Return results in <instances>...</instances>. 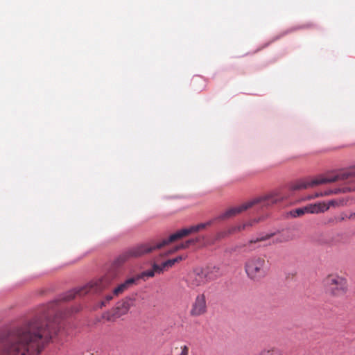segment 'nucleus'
Here are the masks:
<instances>
[{"mask_svg": "<svg viewBox=\"0 0 355 355\" xmlns=\"http://www.w3.org/2000/svg\"><path fill=\"white\" fill-rule=\"evenodd\" d=\"M59 330L57 318L36 316L1 341L0 355H38Z\"/></svg>", "mask_w": 355, "mask_h": 355, "instance_id": "1", "label": "nucleus"}, {"mask_svg": "<svg viewBox=\"0 0 355 355\" xmlns=\"http://www.w3.org/2000/svg\"><path fill=\"white\" fill-rule=\"evenodd\" d=\"M116 277V272L110 270L101 278L93 279L83 286L76 288L63 293L61 296V300L69 301L76 296H83L87 293H101L107 288Z\"/></svg>", "mask_w": 355, "mask_h": 355, "instance_id": "2", "label": "nucleus"}, {"mask_svg": "<svg viewBox=\"0 0 355 355\" xmlns=\"http://www.w3.org/2000/svg\"><path fill=\"white\" fill-rule=\"evenodd\" d=\"M170 243L171 242L167 238L156 243H143L132 246L124 250L114 260L113 266L116 268L119 267L130 259L140 257L153 250L160 249Z\"/></svg>", "mask_w": 355, "mask_h": 355, "instance_id": "3", "label": "nucleus"}, {"mask_svg": "<svg viewBox=\"0 0 355 355\" xmlns=\"http://www.w3.org/2000/svg\"><path fill=\"white\" fill-rule=\"evenodd\" d=\"M338 180L347 181V182H355V171L343 172L329 177L320 175L313 178H307L301 179L293 182L291 185V189L293 191L306 189L318 184L334 182Z\"/></svg>", "mask_w": 355, "mask_h": 355, "instance_id": "4", "label": "nucleus"}, {"mask_svg": "<svg viewBox=\"0 0 355 355\" xmlns=\"http://www.w3.org/2000/svg\"><path fill=\"white\" fill-rule=\"evenodd\" d=\"M283 196L278 192H272L260 198L254 199L252 201L245 202L238 207H232L223 213L220 214L216 218V220H224L234 217V216L241 213L242 211L252 207L255 204H260L261 207H268L276 204L282 200Z\"/></svg>", "mask_w": 355, "mask_h": 355, "instance_id": "5", "label": "nucleus"}, {"mask_svg": "<svg viewBox=\"0 0 355 355\" xmlns=\"http://www.w3.org/2000/svg\"><path fill=\"white\" fill-rule=\"evenodd\" d=\"M245 271L250 279L259 281L268 274V262L264 257L252 256L245 261Z\"/></svg>", "mask_w": 355, "mask_h": 355, "instance_id": "6", "label": "nucleus"}, {"mask_svg": "<svg viewBox=\"0 0 355 355\" xmlns=\"http://www.w3.org/2000/svg\"><path fill=\"white\" fill-rule=\"evenodd\" d=\"M325 284L327 291L334 297L344 295L348 291L347 279L338 275H332L327 277Z\"/></svg>", "mask_w": 355, "mask_h": 355, "instance_id": "7", "label": "nucleus"}, {"mask_svg": "<svg viewBox=\"0 0 355 355\" xmlns=\"http://www.w3.org/2000/svg\"><path fill=\"white\" fill-rule=\"evenodd\" d=\"M216 221L215 218L211 219L206 223H202L196 225H193L187 228H183L177 231L175 233L171 234L168 236V241L173 242L178 239H180L184 236H186L193 232H198L200 230L205 228L206 227L210 226Z\"/></svg>", "mask_w": 355, "mask_h": 355, "instance_id": "8", "label": "nucleus"}, {"mask_svg": "<svg viewBox=\"0 0 355 355\" xmlns=\"http://www.w3.org/2000/svg\"><path fill=\"white\" fill-rule=\"evenodd\" d=\"M207 311L206 297L204 294H198L194 302L192 303L190 309V315L193 317H198L205 314Z\"/></svg>", "mask_w": 355, "mask_h": 355, "instance_id": "9", "label": "nucleus"}, {"mask_svg": "<svg viewBox=\"0 0 355 355\" xmlns=\"http://www.w3.org/2000/svg\"><path fill=\"white\" fill-rule=\"evenodd\" d=\"M208 282L207 275L201 269L194 270L187 279L188 286L192 288L202 286Z\"/></svg>", "mask_w": 355, "mask_h": 355, "instance_id": "10", "label": "nucleus"}, {"mask_svg": "<svg viewBox=\"0 0 355 355\" xmlns=\"http://www.w3.org/2000/svg\"><path fill=\"white\" fill-rule=\"evenodd\" d=\"M130 308V302L128 300H124L119 302L115 307V311L112 316H103L107 320H112L114 318H119L123 315L127 313Z\"/></svg>", "mask_w": 355, "mask_h": 355, "instance_id": "11", "label": "nucleus"}, {"mask_svg": "<svg viewBox=\"0 0 355 355\" xmlns=\"http://www.w3.org/2000/svg\"><path fill=\"white\" fill-rule=\"evenodd\" d=\"M187 256L180 255L173 259H168L161 264H154V268L158 269L159 272H163L164 270H166L169 268L173 267L176 263H178L182 260L186 259Z\"/></svg>", "mask_w": 355, "mask_h": 355, "instance_id": "12", "label": "nucleus"}, {"mask_svg": "<svg viewBox=\"0 0 355 355\" xmlns=\"http://www.w3.org/2000/svg\"><path fill=\"white\" fill-rule=\"evenodd\" d=\"M138 278L130 277L127 279L123 283L118 285L116 288L113 289V294L115 296H118L120 294L123 293L125 291L128 289L130 287L133 286Z\"/></svg>", "mask_w": 355, "mask_h": 355, "instance_id": "13", "label": "nucleus"}, {"mask_svg": "<svg viewBox=\"0 0 355 355\" xmlns=\"http://www.w3.org/2000/svg\"><path fill=\"white\" fill-rule=\"evenodd\" d=\"M305 207L306 213L309 214L322 213L329 209V206H327L324 202L311 204Z\"/></svg>", "mask_w": 355, "mask_h": 355, "instance_id": "14", "label": "nucleus"}, {"mask_svg": "<svg viewBox=\"0 0 355 355\" xmlns=\"http://www.w3.org/2000/svg\"><path fill=\"white\" fill-rule=\"evenodd\" d=\"M206 275H207V278L209 282L215 280L223 275V272L220 270L219 267L214 266L207 270V272H205Z\"/></svg>", "mask_w": 355, "mask_h": 355, "instance_id": "15", "label": "nucleus"}, {"mask_svg": "<svg viewBox=\"0 0 355 355\" xmlns=\"http://www.w3.org/2000/svg\"><path fill=\"white\" fill-rule=\"evenodd\" d=\"M355 190V187H345L341 189H329L327 191H325L324 193H321L320 194H316V196H329L331 194H336L338 193H346L348 191H352Z\"/></svg>", "mask_w": 355, "mask_h": 355, "instance_id": "16", "label": "nucleus"}, {"mask_svg": "<svg viewBox=\"0 0 355 355\" xmlns=\"http://www.w3.org/2000/svg\"><path fill=\"white\" fill-rule=\"evenodd\" d=\"M293 239V236L291 235V233L288 231H282V232L279 233L278 234H276L275 239L274 242L275 243H284L287 242L288 241H291Z\"/></svg>", "mask_w": 355, "mask_h": 355, "instance_id": "17", "label": "nucleus"}, {"mask_svg": "<svg viewBox=\"0 0 355 355\" xmlns=\"http://www.w3.org/2000/svg\"><path fill=\"white\" fill-rule=\"evenodd\" d=\"M276 235V232H270V233H260L258 236L252 238L250 241V243H255L260 241H265L270 238L275 236Z\"/></svg>", "mask_w": 355, "mask_h": 355, "instance_id": "18", "label": "nucleus"}, {"mask_svg": "<svg viewBox=\"0 0 355 355\" xmlns=\"http://www.w3.org/2000/svg\"><path fill=\"white\" fill-rule=\"evenodd\" d=\"M258 355H282V351L275 347L263 348Z\"/></svg>", "mask_w": 355, "mask_h": 355, "instance_id": "19", "label": "nucleus"}, {"mask_svg": "<svg viewBox=\"0 0 355 355\" xmlns=\"http://www.w3.org/2000/svg\"><path fill=\"white\" fill-rule=\"evenodd\" d=\"M305 213H306V207L297 208L290 211L291 216L294 218L301 216Z\"/></svg>", "mask_w": 355, "mask_h": 355, "instance_id": "20", "label": "nucleus"}, {"mask_svg": "<svg viewBox=\"0 0 355 355\" xmlns=\"http://www.w3.org/2000/svg\"><path fill=\"white\" fill-rule=\"evenodd\" d=\"M155 272L161 273L162 272H159L158 269H155L154 265H153L152 269L144 271L141 273V277H152L155 275Z\"/></svg>", "mask_w": 355, "mask_h": 355, "instance_id": "21", "label": "nucleus"}, {"mask_svg": "<svg viewBox=\"0 0 355 355\" xmlns=\"http://www.w3.org/2000/svg\"><path fill=\"white\" fill-rule=\"evenodd\" d=\"M248 227V224H243L236 226L232 227L229 229V232L235 233L236 232H240L245 230Z\"/></svg>", "mask_w": 355, "mask_h": 355, "instance_id": "22", "label": "nucleus"}, {"mask_svg": "<svg viewBox=\"0 0 355 355\" xmlns=\"http://www.w3.org/2000/svg\"><path fill=\"white\" fill-rule=\"evenodd\" d=\"M308 27H309V26H307V25H303V26H297V27H292V28H289V29L286 30V31L283 32V33L281 34V35H280V36H279V37H277L275 40H277V39L279 38L280 37L284 36V35H286V34H288V33H291V32H293V31H297V30H298V29H301V28H308Z\"/></svg>", "mask_w": 355, "mask_h": 355, "instance_id": "23", "label": "nucleus"}, {"mask_svg": "<svg viewBox=\"0 0 355 355\" xmlns=\"http://www.w3.org/2000/svg\"><path fill=\"white\" fill-rule=\"evenodd\" d=\"M114 296L115 295L113 294V292L110 294L106 295L104 299L101 302V307L105 306L108 302L113 299Z\"/></svg>", "mask_w": 355, "mask_h": 355, "instance_id": "24", "label": "nucleus"}, {"mask_svg": "<svg viewBox=\"0 0 355 355\" xmlns=\"http://www.w3.org/2000/svg\"><path fill=\"white\" fill-rule=\"evenodd\" d=\"M198 241V239H191L186 241L185 242L181 243V247H183L184 249L188 248L191 245L194 244Z\"/></svg>", "mask_w": 355, "mask_h": 355, "instance_id": "25", "label": "nucleus"}, {"mask_svg": "<svg viewBox=\"0 0 355 355\" xmlns=\"http://www.w3.org/2000/svg\"><path fill=\"white\" fill-rule=\"evenodd\" d=\"M230 234H232V233L229 232V229L226 231L220 232L216 234V239H223Z\"/></svg>", "mask_w": 355, "mask_h": 355, "instance_id": "26", "label": "nucleus"}, {"mask_svg": "<svg viewBox=\"0 0 355 355\" xmlns=\"http://www.w3.org/2000/svg\"><path fill=\"white\" fill-rule=\"evenodd\" d=\"M261 220H262L261 218H258L253 219V220H250L249 222H247L245 224H248V227H250V226H252L254 224L259 223Z\"/></svg>", "mask_w": 355, "mask_h": 355, "instance_id": "27", "label": "nucleus"}, {"mask_svg": "<svg viewBox=\"0 0 355 355\" xmlns=\"http://www.w3.org/2000/svg\"><path fill=\"white\" fill-rule=\"evenodd\" d=\"M179 355H189V347L187 345L181 347V353Z\"/></svg>", "mask_w": 355, "mask_h": 355, "instance_id": "28", "label": "nucleus"}, {"mask_svg": "<svg viewBox=\"0 0 355 355\" xmlns=\"http://www.w3.org/2000/svg\"><path fill=\"white\" fill-rule=\"evenodd\" d=\"M345 216H340V217H334V218H331L329 220V223H333V222H340V221H343V220H345Z\"/></svg>", "mask_w": 355, "mask_h": 355, "instance_id": "29", "label": "nucleus"}, {"mask_svg": "<svg viewBox=\"0 0 355 355\" xmlns=\"http://www.w3.org/2000/svg\"><path fill=\"white\" fill-rule=\"evenodd\" d=\"M336 205H337V202L335 200H330L328 203V205H327V206H335Z\"/></svg>", "mask_w": 355, "mask_h": 355, "instance_id": "30", "label": "nucleus"}, {"mask_svg": "<svg viewBox=\"0 0 355 355\" xmlns=\"http://www.w3.org/2000/svg\"><path fill=\"white\" fill-rule=\"evenodd\" d=\"M178 250H179L178 249V246H175V248H174L171 251V252H176V251H178Z\"/></svg>", "mask_w": 355, "mask_h": 355, "instance_id": "31", "label": "nucleus"}, {"mask_svg": "<svg viewBox=\"0 0 355 355\" xmlns=\"http://www.w3.org/2000/svg\"><path fill=\"white\" fill-rule=\"evenodd\" d=\"M178 250L184 249L183 247H181V244L177 245Z\"/></svg>", "mask_w": 355, "mask_h": 355, "instance_id": "32", "label": "nucleus"}, {"mask_svg": "<svg viewBox=\"0 0 355 355\" xmlns=\"http://www.w3.org/2000/svg\"><path fill=\"white\" fill-rule=\"evenodd\" d=\"M354 216H355V213H354V214H351L348 218H352Z\"/></svg>", "mask_w": 355, "mask_h": 355, "instance_id": "33", "label": "nucleus"}]
</instances>
